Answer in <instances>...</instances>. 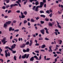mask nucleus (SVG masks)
Masks as SVG:
<instances>
[{"label": "nucleus", "mask_w": 63, "mask_h": 63, "mask_svg": "<svg viewBox=\"0 0 63 63\" xmlns=\"http://www.w3.org/2000/svg\"><path fill=\"white\" fill-rule=\"evenodd\" d=\"M29 54H28L27 55V54H26L24 55H22L21 58L22 59H25L26 57V59H27L29 57Z\"/></svg>", "instance_id": "nucleus-1"}, {"label": "nucleus", "mask_w": 63, "mask_h": 63, "mask_svg": "<svg viewBox=\"0 0 63 63\" xmlns=\"http://www.w3.org/2000/svg\"><path fill=\"white\" fill-rule=\"evenodd\" d=\"M34 58H36V60H37L38 59V58L36 56H34V57H32L31 58H30V61H33L34 59Z\"/></svg>", "instance_id": "nucleus-2"}, {"label": "nucleus", "mask_w": 63, "mask_h": 63, "mask_svg": "<svg viewBox=\"0 0 63 63\" xmlns=\"http://www.w3.org/2000/svg\"><path fill=\"white\" fill-rule=\"evenodd\" d=\"M6 40V38L4 37L3 40H1V41L2 43H3V45H5V44H6V43H7V41H5Z\"/></svg>", "instance_id": "nucleus-3"}, {"label": "nucleus", "mask_w": 63, "mask_h": 63, "mask_svg": "<svg viewBox=\"0 0 63 63\" xmlns=\"http://www.w3.org/2000/svg\"><path fill=\"white\" fill-rule=\"evenodd\" d=\"M40 8L41 7H40V6H37L34 11H36V12H38V8Z\"/></svg>", "instance_id": "nucleus-4"}, {"label": "nucleus", "mask_w": 63, "mask_h": 63, "mask_svg": "<svg viewBox=\"0 0 63 63\" xmlns=\"http://www.w3.org/2000/svg\"><path fill=\"white\" fill-rule=\"evenodd\" d=\"M16 45L15 44H14L13 45H12L11 46V49H14V48L16 47Z\"/></svg>", "instance_id": "nucleus-5"}, {"label": "nucleus", "mask_w": 63, "mask_h": 63, "mask_svg": "<svg viewBox=\"0 0 63 63\" xmlns=\"http://www.w3.org/2000/svg\"><path fill=\"white\" fill-rule=\"evenodd\" d=\"M25 46H26L25 44V43H24L22 45H21V46L20 47V48H23V47H24Z\"/></svg>", "instance_id": "nucleus-6"}, {"label": "nucleus", "mask_w": 63, "mask_h": 63, "mask_svg": "<svg viewBox=\"0 0 63 63\" xmlns=\"http://www.w3.org/2000/svg\"><path fill=\"white\" fill-rule=\"evenodd\" d=\"M51 47H52V46H50V47H49V50L48 51L49 52H52V50L51 49Z\"/></svg>", "instance_id": "nucleus-7"}, {"label": "nucleus", "mask_w": 63, "mask_h": 63, "mask_svg": "<svg viewBox=\"0 0 63 63\" xmlns=\"http://www.w3.org/2000/svg\"><path fill=\"white\" fill-rule=\"evenodd\" d=\"M33 44V41H32V40H31L30 41V43H29V46L30 47H31L32 46V45Z\"/></svg>", "instance_id": "nucleus-8"}, {"label": "nucleus", "mask_w": 63, "mask_h": 63, "mask_svg": "<svg viewBox=\"0 0 63 63\" xmlns=\"http://www.w3.org/2000/svg\"><path fill=\"white\" fill-rule=\"evenodd\" d=\"M40 6H40V8H42V7H43V5H44V2H41L40 3Z\"/></svg>", "instance_id": "nucleus-9"}, {"label": "nucleus", "mask_w": 63, "mask_h": 63, "mask_svg": "<svg viewBox=\"0 0 63 63\" xmlns=\"http://www.w3.org/2000/svg\"><path fill=\"white\" fill-rule=\"evenodd\" d=\"M9 31H14V30H15V29H13V28L12 27H10L9 28Z\"/></svg>", "instance_id": "nucleus-10"}, {"label": "nucleus", "mask_w": 63, "mask_h": 63, "mask_svg": "<svg viewBox=\"0 0 63 63\" xmlns=\"http://www.w3.org/2000/svg\"><path fill=\"white\" fill-rule=\"evenodd\" d=\"M40 32L43 35H44L45 34V32H44V30H40Z\"/></svg>", "instance_id": "nucleus-11"}, {"label": "nucleus", "mask_w": 63, "mask_h": 63, "mask_svg": "<svg viewBox=\"0 0 63 63\" xmlns=\"http://www.w3.org/2000/svg\"><path fill=\"white\" fill-rule=\"evenodd\" d=\"M12 22V21H9L7 22H6L5 24H11Z\"/></svg>", "instance_id": "nucleus-12"}, {"label": "nucleus", "mask_w": 63, "mask_h": 63, "mask_svg": "<svg viewBox=\"0 0 63 63\" xmlns=\"http://www.w3.org/2000/svg\"><path fill=\"white\" fill-rule=\"evenodd\" d=\"M46 47V45L45 44H44L42 45V46H41V48H45Z\"/></svg>", "instance_id": "nucleus-13"}, {"label": "nucleus", "mask_w": 63, "mask_h": 63, "mask_svg": "<svg viewBox=\"0 0 63 63\" xmlns=\"http://www.w3.org/2000/svg\"><path fill=\"white\" fill-rule=\"evenodd\" d=\"M58 41L59 42V44L60 45H61V44H62V40H58Z\"/></svg>", "instance_id": "nucleus-14"}, {"label": "nucleus", "mask_w": 63, "mask_h": 63, "mask_svg": "<svg viewBox=\"0 0 63 63\" xmlns=\"http://www.w3.org/2000/svg\"><path fill=\"white\" fill-rule=\"evenodd\" d=\"M13 7H14V4H11L10 5V7H11L10 9H12Z\"/></svg>", "instance_id": "nucleus-15"}, {"label": "nucleus", "mask_w": 63, "mask_h": 63, "mask_svg": "<svg viewBox=\"0 0 63 63\" xmlns=\"http://www.w3.org/2000/svg\"><path fill=\"white\" fill-rule=\"evenodd\" d=\"M31 21L32 22H35V20L33 18H32L31 19Z\"/></svg>", "instance_id": "nucleus-16"}, {"label": "nucleus", "mask_w": 63, "mask_h": 63, "mask_svg": "<svg viewBox=\"0 0 63 63\" xmlns=\"http://www.w3.org/2000/svg\"><path fill=\"white\" fill-rule=\"evenodd\" d=\"M39 4V2H38V1H36V2H35V4L36 6L38 5Z\"/></svg>", "instance_id": "nucleus-17"}, {"label": "nucleus", "mask_w": 63, "mask_h": 63, "mask_svg": "<svg viewBox=\"0 0 63 63\" xmlns=\"http://www.w3.org/2000/svg\"><path fill=\"white\" fill-rule=\"evenodd\" d=\"M16 3H17V4H19V5L20 7H21V5H20V4L19 3V2L18 1H17L16 2Z\"/></svg>", "instance_id": "nucleus-18"}, {"label": "nucleus", "mask_w": 63, "mask_h": 63, "mask_svg": "<svg viewBox=\"0 0 63 63\" xmlns=\"http://www.w3.org/2000/svg\"><path fill=\"white\" fill-rule=\"evenodd\" d=\"M29 41H27V42L26 43L25 45H28L29 44Z\"/></svg>", "instance_id": "nucleus-19"}, {"label": "nucleus", "mask_w": 63, "mask_h": 63, "mask_svg": "<svg viewBox=\"0 0 63 63\" xmlns=\"http://www.w3.org/2000/svg\"><path fill=\"white\" fill-rule=\"evenodd\" d=\"M46 13H47V14H50V12H49V10H47L46 11Z\"/></svg>", "instance_id": "nucleus-20"}, {"label": "nucleus", "mask_w": 63, "mask_h": 63, "mask_svg": "<svg viewBox=\"0 0 63 63\" xmlns=\"http://www.w3.org/2000/svg\"><path fill=\"white\" fill-rule=\"evenodd\" d=\"M5 1H6V3H9L10 2V0H4Z\"/></svg>", "instance_id": "nucleus-21"}, {"label": "nucleus", "mask_w": 63, "mask_h": 63, "mask_svg": "<svg viewBox=\"0 0 63 63\" xmlns=\"http://www.w3.org/2000/svg\"><path fill=\"white\" fill-rule=\"evenodd\" d=\"M41 17H43L44 18H45L46 17V16L45 15H41L40 16Z\"/></svg>", "instance_id": "nucleus-22"}, {"label": "nucleus", "mask_w": 63, "mask_h": 63, "mask_svg": "<svg viewBox=\"0 0 63 63\" xmlns=\"http://www.w3.org/2000/svg\"><path fill=\"white\" fill-rule=\"evenodd\" d=\"M27 52H29V50H30V49L29 48H27L26 50Z\"/></svg>", "instance_id": "nucleus-23"}, {"label": "nucleus", "mask_w": 63, "mask_h": 63, "mask_svg": "<svg viewBox=\"0 0 63 63\" xmlns=\"http://www.w3.org/2000/svg\"><path fill=\"white\" fill-rule=\"evenodd\" d=\"M25 16L23 15H22L21 18H25Z\"/></svg>", "instance_id": "nucleus-24"}, {"label": "nucleus", "mask_w": 63, "mask_h": 63, "mask_svg": "<svg viewBox=\"0 0 63 63\" xmlns=\"http://www.w3.org/2000/svg\"><path fill=\"white\" fill-rule=\"evenodd\" d=\"M57 24L58 27L59 28H61V27L60 25H59V24Z\"/></svg>", "instance_id": "nucleus-25"}, {"label": "nucleus", "mask_w": 63, "mask_h": 63, "mask_svg": "<svg viewBox=\"0 0 63 63\" xmlns=\"http://www.w3.org/2000/svg\"><path fill=\"white\" fill-rule=\"evenodd\" d=\"M14 59L15 61L16 60V56H15L14 57Z\"/></svg>", "instance_id": "nucleus-26"}, {"label": "nucleus", "mask_w": 63, "mask_h": 63, "mask_svg": "<svg viewBox=\"0 0 63 63\" xmlns=\"http://www.w3.org/2000/svg\"><path fill=\"white\" fill-rule=\"evenodd\" d=\"M41 56H42V55H40V56L39 57V59H38L37 60H41V59L42 58V57H41Z\"/></svg>", "instance_id": "nucleus-27"}, {"label": "nucleus", "mask_w": 63, "mask_h": 63, "mask_svg": "<svg viewBox=\"0 0 63 63\" xmlns=\"http://www.w3.org/2000/svg\"><path fill=\"white\" fill-rule=\"evenodd\" d=\"M27 22V21H26V20H25L24 21V23L25 24V23H26Z\"/></svg>", "instance_id": "nucleus-28"}, {"label": "nucleus", "mask_w": 63, "mask_h": 63, "mask_svg": "<svg viewBox=\"0 0 63 63\" xmlns=\"http://www.w3.org/2000/svg\"><path fill=\"white\" fill-rule=\"evenodd\" d=\"M49 16L50 17H52V13H51L50 15H49Z\"/></svg>", "instance_id": "nucleus-29"}, {"label": "nucleus", "mask_w": 63, "mask_h": 63, "mask_svg": "<svg viewBox=\"0 0 63 63\" xmlns=\"http://www.w3.org/2000/svg\"><path fill=\"white\" fill-rule=\"evenodd\" d=\"M23 52H27L26 51V50H25V49H23Z\"/></svg>", "instance_id": "nucleus-30"}, {"label": "nucleus", "mask_w": 63, "mask_h": 63, "mask_svg": "<svg viewBox=\"0 0 63 63\" xmlns=\"http://www.w3.org/2000/svg\"><path fill=\"white\" fill-rule=\"evenodd\" d=\"M18 4L16 3H15L14 4V7H15V6H18Z\"/></svg>", "instance_id": "nucleus-31"}, {"label": "nucleus", "mask_w": 63, "mask_h": 63, "mask_svg": "<svg viewBox=\"0 0 63 63\" xmlns=\"http://www.w3.org/2000/svg\"><path fill=\"white\" fill-rule=\"evenodd\" d=\"M27 12L26 11L24 12V14L25 15H27Z\"/></svg>", "instance_id": "nucleus-32"}, {"label": "nucleus", "mask_w": 63, "mask_h": 63, "mask_svg": "<svg viewBox=\"0 0 63 63\" xmlns=\"http://www.w3.org/2000/svg\"><path fill=\"white\" fill-rule=\"evenodd\" d=\"M13 22L14 23H16V20H14L13 21Z\"/></svg>", "instance_id": "nucleus-33"}, {"label": "nucleus", "mask_w": 63, "mask_h": 63, "mask_svg": "<svg viewBox=\"0 0 63 63\" xmlns=\"http://www.w3.org/2000/svg\"><path fill=\"white\" fill-rule=\"evenodd\" d=\"M19 30L18 29L14 31V32H18L19 31Z\"/></svg>", "instance_id": "nucleus-34"}, {"label": "nucleus", "mask_w": 63, "mask_h": 63, "mask_svg": "<svg viewBox=\"0 0 63 63\" xmlns=\"http://www.w3.org/2000/svg\"><path fill=\"white\" fill-rule=\"evenodd\" d=\"M12 53H13L14 54L16 53V51L13 50V51H12Z\"/></svg>", "instance_id": "nucleus-35"}, {"label": "nucleus", "mask_w": 63, "mask_h": 63, "mask_svg": "<svg viewBox=\"0 0 63 63\" xmlns=\"http://www.w3.org/2000/svg\"><path fill=\"white\" fill-rule=\"evenodd\" d=\"M45 40H49V39L47 38V37H46L45 38Z\"/></svg>", "instance_id": "nucleus-36"}, {"label": "nucleus", "mask_w": 63, "mask_h": 63, "mask_svg": "<svg viewBox=\"0 0 63 63\" xmlns=\"http://www.w3.org/2000/svg\"><path fill=\"white\" fill-rule=\"evenodd\" d=\"M35 46H39V43H36L35 44Z\"/></svg>", "instance_id": "nucleus-37"}, {"label": "nucleus", "mask_w": 63, "mask_h": 63, "mask_svg": "<svg viewBox=\"0 0 63 63\" xmlns=\"http://www.w3.org/2000/svg\"><path fill=\"white\" fill-rule=\"evenodd\" d=\"M10 7V5H6V9H7V8H8V7Z\"/></svg>", "instance_id": "nucleus-38"}, {"label": "nucleus", "mask_w": 63, "mask_h": 63, "mask_svg": "<svg viewBox=\"0 0 63 63\" xmlns=\"http://www.w3.org/2000/svg\"><path fill=\"white\" fill-rule=\"evenodd\" d=\"M49 11L50 13H52V10L51 9L49 10Z\"/></svg>", "instance_id": "nucleus-39"}, {"label": "nucleus", "mask_w": 63, "mask_h": 63, "mask_svg": "<svg viewBox=\"0 0 63 63\" xmlns=\"http://www.w3.org/2000/svg\"><path fill=\"white\" fill-rule=\"evenodd\" d=\"M0 55L1 56H4V55L3 54H1V51H0Z\"/></svg>", "instance_id": "nucleus-40"}, {"label": "nucleus", "mask_w": 63, "mask_h": 63, "mask_svg": "<svg viewBox=\"0 0 63 63\" xmlns=\"http://www.w3.org/2000/svg\"><path fill=\"white\" fill-rule=\"evenodd\" d=\"M5 55L6 57H8V53L5 54Z\"/></svg>", "instance_id": "nucleus-41"}, {"label": "nucleus", "mask_w": 63, "mask_h": 63, "mask_svg": "<svg viewBox=\"0 0 63 63\" xmlns=\"http://www.w3.org/2000/svg\"><path fill=\"white\" fill-rule=\"evenodd\" d=\"M35 52H36V53H39V50H36L35 51Z\"/></svg>", "instance_id": "nucleus-42"}, {"label": "nucleus", "mask_w": 63, "mask_h": 63, "mask_svg": "<svg viewBox=\"0 0 63 63\" xmlns=\"http://www.w3.org/2000/svg\"><path fill=\"white\" fill-rule=\"evenodd\" d=\"M9 49L10 50H11V51H13V49H12V48H10V47H9Z\"/></svg>", "instance_id": "nucleus-43"}, {"label": "nucleus", "mask_w": 63, "mask_h": 63, "mask_svg": "<svg viewBox=\"0 0 63 63\" xmlns=\"http://www.w3.org/2000/svg\"><path fill=\"white\" fill-rule=\"evenodd\" d=\"M14 41H16V42H17V38L14 39Z\"/></svg>", "instance_id": "nucleus-44"}, {"label": "nucleus", "mask_w": 63, "mask_h": 63, "mask_svg": "<svg viewBox=\"0 0 63 63\" xmlns=\"http://www.w3.org/2000/svg\"><path fill=\"white\" fill-rule=\"evenodd\" d=\"M2 8L4 10H5V9H6V7H5V6H3L2 7Z\"/></svg>", "instance_id": "nucleus-45"}, {"label": "nucleus", "mask_w": 63, "mask_h": 63, "mask_svg": "<svg viewBox=\"0 0 63 63\" xmlns=\"http://www.w3.org/2000/svg\"><path fill=\"white\" fill-rule=\"evenodd\" d=\"M56 53H57V54H61L62 53L60 52H57Z\"/></svg>", "instance_id": "nucleus-46"}, {"label": "nucleus", "mask_w": 63, "mask_h": 63, "mask_svg": "<svg viewBox=\"0 0 63 63\" xmlns=\"http://www.w3.org/2000/svg\"><path fill=\"white\" fill-rule=\"evenodd\" d=\"M40 12L41 14H42V13H44V12L42 11H40Z\"/></svg>", "instance_id": "nucleus-47"}, {"label": "nucleus", "mask_w": 63, "mask_h": 63, "mask_svg": "<svg viewBox=\"0 0 63 63\" xmlns=\"http://www.w3.org/2000/svg\"><path fill=\"white\" fill-rule=\"evenodd\" d=\"M40 22H41V24H43V23H44V21H40Z\"/></svg>", "instance_id": "nucleus-48"}, {"label": "nucleus", "mask_w": 63, "mask_h": 63, "mask_svg": "<svg viewBox=\"0 0 63 63\" xmlns=\"http://www.w3.org/2000/svg\"><path fill=\"white\" fill-rule=\"evenodd\" d=\"M45 20L47 21L49 20V19L47 18H46L45 19Z\"/></svg>", "instance_id": "nucleus-49"}, {"label": "nucleus", "mask_w": 63, "mask_h": 63, "mask_svg": "<svg viewBox=\"0 0 63 63\" xmlns=\"http://www.w3.org/2000/svg\"><path fill=\"white\" fill-rule=\"evenodd\" d=\"M60 47V45H56V47Z\"/></svg>", "instance_id": "nucleus-50"}, {"label": "nucleus", "mask_w": 63, "mask_h": 63, "mask_svg": "<svg viewBox=\"0 0 63 63\" xmlns=\"http://www.w3.org/2000/svg\"><path fill=\"white\" fill-rule=\"evenodd\" d=\"M48 25L49 26H52V24H49Z\"/></svg>", "instance_id": "nucleus-51"}, {"label": "nucleus", "mask_w": 63, "mask_h": 63, "mask_svg": "<svg viewBox=\"0 0 63 63\" xmlns=\"http://www.w3.org/2000/svg\"><path fill=\"white\" fill-rule=\"evenodd\" d=\"M7 24H4V27H7Z\"/></svg>", "instance_id": "nucleus-52"}, {"label": "nucleus", "mask_w": 63, "mask_h": 63, "mask_svg": "<svg viewBox=\"0 0 63 63\" xmlns=\"http://www.w3.org/2000/svg\"><path fill=\"white\" fill-rule=\"evenodd\" d=\"M20 10H17L16 11V12L17 13H20Z\"/></svg>", "instance_id": "nucleus-53"}, {"label": "nucleus", "mask_w": 63, "mask_h": 63, "mask_svg": "<svg viewBox=\"0 0 63 63\" xmlns=\"http://www.w3.org/2000/svg\"><path fill=\"white\" fill-rule=\"evenodd\" d=\"M22 30H23V29L25 30V29H26V28H25L24 27H23L22 28Z\"/></svg>", "instance_id": "nucleus-54"}, {"label": "nucleus", "mask_w": 63, "mask_h": 63, "mask_svg": "<svg viewBox=\"0 0 63 63\" xmlns=\"http://www.w3.org/2000/svg\"><path fill=\"white\" fill-rule=\"evenodd\" d=\"M0 51L1 52H1H2V51H3V50H2V49H1V48H0Z\"/></svg>", "instance_id": "nucleus-55"}, {"label": "nucleus", "mask_w": 63, "mask_h": 63, "mask_svg": "<svg viewBox=\"0 0 63 63\" xmlns=\"http://www.w3.org/2000/svg\"><path fill=\"white\" fill-rule=\"evenodd\" d=\"M36 8V6H33V8H32V10H34L35 9V8Z\"/></svg>", "instance_id": "nucleus-56"}, {"label": "nucleus", "mask_w": 63, "mask_h": 63, "mask_svg": "<svg viewBox=\"0 0 63 63\" xmlns=\"http://www.w3.org/2000/svg\"><path fill=\"white\" fill-rule=\"evenodd\" d=\"M27 1H25L24 2V5H25V4H26V3H27Z\"/></svg>", "instance_id": "nucleus-57"}, {"label": "nucleus", "mask_w": 63, "mask_h": 63, "mask_svg": "<svg viewBox=\"0 0 63 63\" xmlns=\"http://www.w3.org/2000/svg\"><path fill=\"white\" fill-rule=\"evenodd\" d=\"M50 58H47L46 59L47 60H50Z\"/></svg>", "instance_id": "nucleus-58"}, {"label": "nucleus", "mask_w": 63, "mask_h": 63, "mask_svg": "<svg viewBox=\"0 0 63 63\" xmlns=\"http://www.w3.org/2000/svg\"><path fill=\"white\" fill-rule=\"evenodd\" d=\"M46 33H47V34H49V33L47 30L46 31Z\"/></svg>", "instance_id": "nucleus-59"}, {"label": "nucleus", "mask_w": 63, "mask_h": 63, "mask_svg": "<svg viewBox=\"0 0 63 63\" xmlns=\"http://www.w3.org/2000/svg\"><path fill=\"white\" fill-rule=\"evenodd\" d=\"M55 32H58V30L57 29H56L55 30Z\"/></svg>", "instance_id": "nucleus-60"}, {"label": "nucleus", "mask_w": 63, "mask_h": 63, "mask_svg": "<svg viewBox=\"0 0 63 63\" xmlns=\"http://www.w3.org/2000/svg\"><path fill=\"white\" fill-rule=\"evenodd\" d=\"M54 57H56L57 56V54H55L54 55Z\"/></svg>", "instance_id": "nucleus-61"}, {"label": "nucleus", "mask_w": 63, "mask_h": 63, "mask_svg": "<svg viewBox=\"0 0 63 63\" xmlns=\"http://www.w3.org/2000/svg\"><path fill=\"white\" fill-rule=\"evenodd\" d=\"M11 10H9L8 11V14H9V13H11Z\"/></svg>", "instance_id": "nucleus-62"}, {"label": "nucleus", "mask_w": 63, "mask_h": 63, "mask_svg": "<svg viewBox=\"0 0 63 63\" xmlns=\"http://www.w3.org/2000/svg\"><path fill=\"white\" fill-rule=\"evenodd\" d=\"M39 18H40L39 17H38L36 18V20H38V19H39Z\"/></svg>", "instance_id": "nucleus-63"}, {"label": "nucleus", "mask_w": 63, "mask_h": 63, "mask_svg": "<svg viewBox=\"0 0 63 63\" xmlns=\"http://www.w3.org/2000/svg\"><path fill=\"white\" fill-rule=\"evenodd\" d=\"M57 59H56V58L55 59V62H57Z\"/></svg>", "instance_id": "nucleus-64"}]
</instances>
